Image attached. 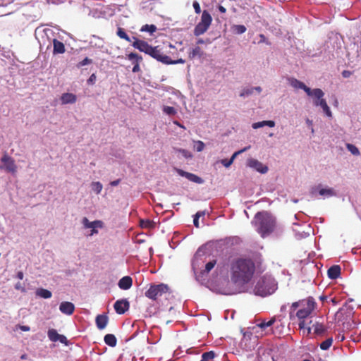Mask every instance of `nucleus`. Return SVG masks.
Returning a JSON list of instances; mask_svg holds the SVG:
<instances>
[{"instance_id": "obj_64", "label": "nucleus", "mask_w": 361, "mask_h": 361, "mask_svg": "<svg viewBox=\"0 0 361 361\" xmlns=\"http://www.w3.org/2000/svg\"><path fill=\"white\" fill-rule=\"evenodd\" d=\"M314 192H315V189H314V188H312V190H311V193H312V195H314Z\"/></svg>"}, {"instance_id": "obj_1", "label": "nucleus", "mask_w": 361, "mask_h": 361, "mask_svg": "<svg viewBox=\"0 0 361 361\" xmlns=\"http://www.w3.org/2000/svg\"><path fill=\"white\" fill-rule=\"evenodd\" d=\"M267 267L260 253L256 252L234 258L230 263V279L231 282L238 286L250 283L255 274H261Z\"/></svg>"}, {"instance_id": "obj_52", "label": "nucleus", "mask_w": 361, "mask_h": 361, "mask_svg": "<svg viewBox=\"0 0 361 361\" xmlns=\"http://www.w3.org/2000/svg\"><path fill=\"white\" fill-rule=\"evenodd\" d=\"M132 71L133 73H138V72L141 71V69H140V64L133 66Z\"/></svg>"}, {"instance_id": "obj_48", "label": "nucleus", "mask_w": 361, "mask_h": 361, "mask_svg": "<svg viewBox=\"0 0 361 361\" xmlns=\"http://www.w3.org/2000/svg\"><path fill=\"white\" fill-rule=\"evenodd\" d=\"M170 63H166V64H177V63H184L185 61V60L182 59H179L178 60H176V61H173L170 59Z\"/></svg>"}, {"instance_id": "obj_29", "label": "nucleus", "mask_w": 361, "mask_h": 361, "mask_svg": "<svg viewBox=\"0 0 361 361\" xmlns=\"http://www.w3.org/2000/svg\"><path fill=\"white\" fill-rule=\"evenodd\" d=\"M36 294H37V295H38L42 298H44V299L50 298L52 295V293L50 290H49L47 289H44V288L37 289L36 291Z\"/></svg>"}, {"instance_id": "obj_17", "label": "nucleus", "mask_w": 361, "mask_h": 361, "mask_svg": "<svg viewBox=\"0 0 361 361\" xmlns=\"http://www.w3.org/2000/svg\"><path fill=\"white\" fill-rule=\"evenodd\" d=\"M109 322V317L106 314H98L95 319L96 326L98 329L102 330L106 328Z\"/></svg>"}, {"instance_id": "obj_20", "label": "nucleus", "mask_w": 361, "mask_h": 361, "mask_svg": "<svg viewBox=\"0 0 361 361\" xmlns=\"http://www.w3.org/2000/svg\"><path fill=\"white\" fill-rule=\"evenodd\" d=\"M118 287L122 290H128L133 285V279L130 276H126L121 278L118 281Z\"/></svg>"}, {"instance_id": "obj_38", "label": "nucleus", "mask_w": 361, "mask_h": 361, "mask_svg": "<svg viewBox=\"0 0 361 361\" xmlns=\"http://www.w3.org/2000/svg\"><path fill=\"white\" fill-rule=\"evenodd\" d=\"M346 148L348 151H350L353 155L359 156L360 154L359 149L353 144H347Z\"/></svg>"}, {"instance_id": "obj_51", "label": "nucleus", "mask_w": 361, "mask_h": 361, "mask_svg": "<svg viewBox=\"0 0 361 361\" xmlns=\"http://www.w3.org/2000/svg\"><path fill=\"white\" fill-rule=\"evenodd\" d=\"M351 75L352 73L350 71L345 70L342 72V75L345 78H349Z\"/></svg>"}, {"instance_id": "obj_8", "label": "nucleus", "mask_w": 361, "mask_h": 361, "mask_svg": "<svg viewBox=\"0 0 361 361\" xmlns=\"http://www.w3.org/2000/svg\"><path fill=\"white\" fill-rule=\"evenodd\" d=\"M169 287L167 285L160 283L157 285H151L149 289L145 292V295L147 298L156 300L159 297L162 296L164 293H167Z\"/></svg>"}, {"instance_id": "obj_24", "label": "nucleus", "mask_w": 361, "mask_h": 361, "mask_svg": "<svg viewBox=\"0 0 361 361\" xmlns=\"http://www.w3.org/2000/svg\"><path fill=\"white\" fill-rule=\"evenodd\" d=\"M127 59L130 60L133 66L140 64L142 61V57L136 53L131 52L127 54Z\"/></svg>"}, {"instance_id": "obj_58", "label": "nucleus", "mask_w": 361, "mask_h": 361, "mask_svg": "<svg viewBox=\"0 0 361 361\" xmlns=\"http://www.w3.org/2000/svg\"><path fill=\"white\" fill-rule=\"evenodd\" d=\"M15 288H16L17 290H24V288L21 286V283H17L16 284Z\"/></svg>"}, {"instance_id": "obj_6", "label": "nucleus", "mask_w": 361, "mask_h": 361, "mask_svg": "<svg viewBox=\"0 0 361 361\" xmlns=\"http://www.w3.org/2000/svg\"><path fill=\"white\" fill-rule=\"evenodd\" d=\"M241 245L242 240L239 237L230 236L224 239L209 241L205 246H208L209 248H231L232 247H238Z\"/></svg>"}, {"instance_id": "obj_27", "label": "nucleus", "mask_w": 361, "mask_h": 361, "mask_svg": "<svg viewBox=\"0 0 361 361\" xmlns=\"http://www.w3.org/2000/svg\"><path fill=\"white\" fill-rule=\"evenodd\" d=\"M203 55V51H202L201 48L198 46L193 48L189 53H188V57L190 59H193L196 56L201 57Z\"/></svg>"}, {"instance_id": "obj_30", "label": "nucleus", "mask_w": 361, "mask_h": 361, "mask_svg": "<svg viewBox=\"0 0 361 361\" xmlns=\"http://www.w3.org/2000/svg\"><path fill=\"white\" fill-rule=\"evenodd\" d=\"M47 335L50 341L53 342L58 341L59 334H58L56 329H49L47 332Z\"/></svg>"}, {"instance_id": "obj_49", "label": "nucleus", "mask_w": 361, "mask_h": 361, "mask_svg": "<svg viewBox=\"0 0 361 361\" xmlns=\"http://www.w3.org/2000/svg\"><path fill=\"white\" fill-rule=\"evenodd\" d=\"M58 341H60L61 343H64V344H67V343H68V340H67L66 337L65 336L61 335V334H59V336Z\"/></svg>"}, {"instance_id": "obj_34", "label": "nucleus", "mask_w": 361, "mask_h": 361, "mask_svg": "<svg viewBox=\"0 0 361 361\" xmlns=\"http://www.w3.org/2000/svg\"><path fill=\"white\" fill-rule=\"evenodd\" d=\"M216 264V259L213 257L212 259H209V262L205 265L204 271L209 273Z\"/></svg>"}, {"instance_id": "obj_46", "label": "nucleus", "mask_w": 361, "mask_h": 361, "mask_svg": "<svg viewBox=\"0 0 361 361\" xmlns=\"http://www.w3.org/2000/svg\"><path fill=\"white\" fill-rule=\"evenodd\" d=\"M302 306H303V300L298 301V302H293L291 305V309L293 310H295L298 307H302Z\"/></svg>"}, {"instance_id": "obj_10", "label": "nucleus", "mask_w": 361, "mask_h": 361, "mask_svg": "<svg viewBox=\"0 0 361 361\" xmlns=\"http://www.w3.org/2000/svg\"><path fill=\"white\" fill-rule=\"evenodd\" d=\"M1 160L4 164L6 171L12 173H15L17 171V166L13 158L7 154H4Z\"/></svg>"}, {"instance_id": "obj_42", "label": "nucleus", "mask_w": 361, "mask_h": 361, "mask_svg": "<svg viewBox=\"0 0 361 361\" xmlns=\"http://www.w3.org/2000/svg\"><path fill=\"white\" fill-rule=\"evenodd\" d=\"M254 92V88H244L241 92L240 93V97H248L249 95L252 94Z\"/></svg>"}, {"instance_id": "obj_32", "label": "nucleus", "mask_w": 361, "mask_h": 361, "mask_svg": "<svg viewBox=\"0 0 361 361\" xmlns=\"http://www.w3.org/2000/svg\"><path fill=\"white\" fill-rule=\"evenodd\" d=\"M91 188L96 194H99L102 190L103 185L99 181H94L91 183Z\"/></svg>"}, {"instance_id": "obj_36", "label": "nucleus", "mask_w": 361, "mask_h": 361, "mask_svg": "<svg viewBox=\"0 0 361 361\" xmlns=\"http://www.w3.org/2000/svg\"><path fill=\"white\" fill-rule=\"evenodd\" d=\"M319 194L322 196L331 197L334 195V192L332 188H322L319 190Z\"/></svg>"}, {"instance_id": "obj_59", "label": "nucleus", "mask_w": 361, "mask_h": 361, "mask_svg": "<svg viewBox=\"0 0 361 361\" xmlns=\"http://www.w3.org/2000/svg\"><path fill=\"white\" fill-rule=\"evenodd\" d=\"M24 274L23 271H18L17 274V278L20 280H22L23 279Z\"/></svg>"}, {"instance_id": "obj_21", "label": "nucleus", "mask_w": 361, "mask_h": 361, "mask_svg": "<svg viewBox=\"0 0 361 361\" xmlns=\"http://www.w3.org/2000/svg\"><path fill=\"white\" fill-rule=\"evenodd\" d=\"M62 104H74L77 101V97L73 93H63L61 96Z\"/></svg>"}, {"instance_id": "obj_11", "label": "nucleus", "mask_w": 361, "mask_h": 361, "mask_svg": "<svg viewBox=\"0 0 361 361\" xmlns=\"http://www.w3.org/2000/svg\"><path fill=\"white\" fill-rule=\"evenodd\" d=\"M116 312L118 314H123L128 310L130 303L127 299L118 300L114 305Z\"/></svg>"}, {"instance_id": "obj_40", "label": "nucleus", "mask_w": 361, "mask_h": 361, "mask_svg": "<svg viewBox=\"0 0 361 361\" xmlns=\"http://www.w3.org/2000/svg\"><path fill=\"white\" fill-rule=\"evenodd\" d=\"M163 111L169 116H173L176 114V110L173 106H164Z\"/></svg>"}, {"instance_id": "obj_5", "label": "nucleus", "mask_w": 361, "mask_h": 361, "mask_svg": "<svg viewBox=\"0 0 361 361\" xmlns=\"http://www.w3.org/2000/svg\"><path fill=\"white\" fill-rule=\"evenodd\" d=\"M316 306V302L312 298L303 300V306L296 312V317L300 320L298 324L300 329L306 328V319L311 315Z\"/></svg>"}, {"instance_id": "obj_9", "label": "nucleus", "mask_w": 361, "mask_h": 361, "mask_svg": "<svg viewBox=\"0 0 361 361\" xmlns=\"http://www.w3.org/2000/svg\"><path fill=\"white\" fill-rule=\"evenodd\" d=\"M148 55L164 64L170 63V57L163 54L159 47H151Z\"/></svg>"}, {"instance_id": "obj_54", "label": "nucleus", "mask_w": 361, "mask_h": 361, "mask_svg": "<svg viewBox=\"0 0 361 361\" xmlns=\"http://www.w3.org/2000/svg\"><path fill=\"white\" fill-rule=\"evenodd\" d=\"M218 10L221 13H225L226 12V8L224 6H221V5H219Z\"/></svg>"}, {"instance_id": "obj_44", "label": "nucleus", "mask_w": 361, "mask_h": 361, "mask_svg": "<svg viewBox=\"0 0 361 361\" xmlns=\"http://www.w3.org/2000/svg\"><path fill=\"white\" fill-rule=\"evenodd\" d=\"M92 63V60L86 57L82 61H80L78 64H77V67L78 68L84 66H86V65H88V64H90Z\"/></svg>"}, {"instance_id": "obj_57", "label": "nucleus", "mask_w": 361, "mask_h": 361, "mask_svg": "<svg viewBox=\"0 0 361 361\" xmlns=\"http://www.w3.org/2000/svg\"><path fill=\"white\" fill-rule=\"evenodd\" d=\"M193 224L196 228H199V219L194 216Z\"/></svg>"}, {"instance_id": "obj_53", "label": "nucleus", "mask_w": 361, "mask_h": 361, "mask_svg": "<svg viewBox=\"0 0 361 361\" xmlns=\"http://www.w3.org/2000/svg\"><path fill=\"white\" fill-rule=\"evenodd\" d=\"M204 215H205V212H204V211H199V212H197L195 214V216L196 218L199 219V218H200L202 216H204Z\"/></svg>"}, {"instance_id": "obj_33", "label": "nucleus", "mask_w": 361, "mask_h": 361, "mask_svg": "<svg viewBox=\"0 0 361 361\" xmlns=\"http://www.w3.org/2000/svg\"><path fill=\"white\" fill-rule=\"evenodd\" d=\"M332 338H329L320 343V348L324 350H328L332 345Z\"/></svg>"}, {"instance_id": "obj_37", "label": "nucleus", "mask_w": 361, "mask_h": 361, "mask_svg": "<svg viewBox=\"0 0 361 361\" xmlns=\"http://www.w3.org/2000/svg\"><path fill=\"white\" fill-rule=\"evenodd\" d=\"M215 357V353L213 351L204 353L202 355L200 361H210Z\"/></svg>"}, {"instance_id": "obj_60", "label": "nucleus", "mask_w": 361, "mask_h": 361, "mask_svg": "<svg viewBox=\"0 0 361 361\" xmlns=\"http://www.w3.org/2000/svg\"><path fill=\"white\" fill-rule=\"evenodd\" d=\"M96 79V76L94 74H92L91 76L90 77L89 80H88V82H93Z\"/></svg>"}, {"instance_id": "obj_56", "label": "nucleus", "mask_w": 361, "mask_h": 361, "mask_svg": "<svg viewBox=\"0 0 361 361\" xmlns=\"http://www.w3.org/2000/svg\"><path fill=\"white\" fill-rule=\"evenodd\" d=\"M120 182H121V179H117V180H115L114 181H111L110 183V185L111 186H116V185H118L120 183Z\"/></svg>"}, {"instance_id": "obj_4", "label": "nucleus", "mask_w": 361, "mask_h": 361, "mask_svg": "<svg viewBox=\"0 0 361 361\" xmlns=\"http://www.w3.org/2000/svg\"><path fill=\"white\" fill-rule=\"evenodd\" d=\"M276 288L277 283L274 278L271 274H266L258 279L254 293L257 295L265 297L274 293Z\"/></svg>"}, {"instance_id": "obj_35", "label": "nucleus", "mask_w": 361, "mask_h": 361, "mask_svg": "<svg viewBox=\"0 0 361 361\" xmlns=\"http://www.w3.org/2000/svg\"><path fill=\"white\" fill-rule=\"evenodd\" d=\"M156 30H157V27L154 25H147V24L143 25L140 29L141 32H148L151 34L154 32Z\"/></svg>"}, {"instance_id": "obj_14", "label": "nucleus", "mask_w": 361, "mask_h": 361, "mask_svg": "<svg viewBox=\"0 0 361 361\" xmlns=\"http://www.w3.org/2000/svg\"><path fill=\"white\" fill-rule=\"evenodd\" d=\"M82 224L85 228L92 229L91 235L97 233V228L102 227V222L101 221H90L86 217L82 219Z\"/></svg>"}, {"instance_id": "obj_3", "label": "nucleus", "mask_w": 361, "mask_h": 361, "mask_svg": "<svg viewBox=\"0 0 361 361\" xmlns=\"http://www.w3.org/2000/svg\"><path fill=\"white\" fill-rule=\"evenodd\" d=\"M290 83L292 87H293L295 89H301L303 90L308 96H314L315 99L314 101V104L316 106H320L323 111L326 114V115L329 117L332 116L331 111L324 99H323V97L324 95V92L319 89L316 88L314 90H311L310 87H308L307 85H305V83L302 82L295 79L292 78L290 80Z\"/></svg>"}, {"instance_id": "obj_31", "label": "nucleus", "mask_w": 361, "mask_h": 361, "mask_svg": "<svg viewBox=\"0 0 361 361\" xmlns=\"http://www.w3.org/2000/svg\"><path fill=\"white\" fill-rule=\"evenodd\" d=\"M116 35L121 38L123 39L127 42H130L131 39L129 37V36L126 34L124 29L122 27H118Z\"/></svg>"}, {"instance_id": "obj_26", "label": "nucleus", "mask_w": 361, "mask_h": 361, "mask_svg": "<svg viewBox=\"0 0 361 361\" xmlns=\"http://www.w3.org/2000/svg\"><path fill=\"white\" fill-rule=\"evenodd\" d=\"M265 126L273 128L275 126V122L274 121H263L261 122L254 123L252 126L254 129H257Z\"/></svg>"}, {"instance_id": "obj_39", "label": "nucleus", "mask_w": 361, "mask_h": 361, "mask_svg": "<svg viewBox=\"0 0 361 361\" xmlns=\"http://www.w3.org/2000/svg\"><path fill=\"white\" fill-rule=\"evenodd\" d=\"M233 30L235 33L240 35L246 31V27L243 25H235L233 27Z\"/></svg>"}, {"instance_id": "obj_18", "label": "nucleus", "mask_w": 361, "mask_h": 361, "mask_svg": "<svg viewBox=\"0 0 361 361\" xmlns=\"http://www.w3.org/2000/svg\"><path fill=\"white\" fill-rule=\"evenodd\" d=\"M66 51L64 44L57 39H53V54H63Z\"/></svg>"}, {"instance_id": "obj_63", "label": "nucleus", "mask_w": 361, "mask_h": 361, "mask_svg": "<svg viewBox=\"0 0 361 361\" xmlns=\"http://www.w3.org/2000/svg\"><path fill=\"white\" fill-rule=\"evenodd\" d=\"M26 357H27V355H25V354H24V355H21V357H20V358H21L22 360L26 359Z\"/></svg>"}, {"instance_id": "obj_28", "label": "nucleus", "mask_w": 361, "mask_h": 361, "mask_svg": "<svg viewBox=\"0 0 361 361\" xmlns=\"http://www.w3.org/2000/svg\"><path fill=\"white\" fill-rule=\"evenodd\" d=\"M156 223L150 219H140V226L142 228L152 229L155 227Z\"/></svg>"}, {"instance_id": "obj_62", "label": "nucleus", "mask_w": 361, "mask_h": 361, "mask_svg": "<svg viewBox=\"0 0 361 361\" xmlns=\"http://www.w3.org/2000/svg\"><path fill=\"white\" fill-rule=\"evenodd\" d=\"M204 41L202 39H199L197 42V44H204Z\"/></svg>"}, {"instance_id": "obj_25", "label": "nucleus", "mask_w": 361, "mask_h": 361, "mask_svg": "<svg viewBox=\"0 0 361 361\" xmlns=\"http://www.w3.org/2000/svg\"><path fill=\"white\" fill-rule=\"evenodd\" d=\"M104 341L105 343L110 347H115L117 344V339L116 336L111 334L105 335Z\"/></svg>"}, {"instance_id": "obj_47", "label": "nucleus", "mask_w": 361, "mask_h": 361, "mask_svg": "<svg viewBox=\"0 0 361 361\" xmlns=\"http://www.w3.org/2000/svg\"><path fill=\"white\" fill-rule=\"evenodd\" d=\"M192 6L195 13L197 14H200L201 13V8L200 4L197 1H195L192 4Z\"/></svg>"}, {"instance_id": "obj_19", "label": "nucleus", "mask_w": 361, "mask_h": 361, "mask_svg": "<svg viewBox=\"0 0 361 361\" xmlns=\"http://www.w3.org/2000/svg\"><path fill=\"white\" fill-rule=\"evenodd\" d=\"M250 146H248V147H244L243 149H240V150H239V151L235 152L232 155V157H231V159H222V160L221 161V164H222L225 167H226V168L229 167V166H230L233 163L234 159H235V157H236L238 154H241V153H243V152H245L246 150H247V149H250Z\"/></svg>"}, {"instance_id": "obj_15", "label": "nucleus", "mask_w": 361, "mask_h": 361, "mask_svg": "<svg viewBox=\"0 0 361 361\" xmlns=\"http://www.w3.org/2000/svg\"><path fill=\"white\" fill-rule=\"evenodd\" d=\"M177 172L180 176L185 177L187 179L192 182L199 184H201L204 182V180L200 177L194 173L184 171L182 169H178Z\"/></svg>"}, {"instance_id": "obj_22", "label": "nucleus", "mask_w": 361, "mask_h": 361, "mask_svg": "<svg viewBox=\"0 0 361 361\" xmlns=\"http://www.w3.org/2000/svg\"><path fill=\"white\" fill-rule=\"evenodd\" d=\"M341 267L339 265H333L327 271V274L329 279H336L341 275Z\"/></svg>"}, {"instance_id": "obj_7", "label": "nucleus", "mask_w": 361, "mask_h": 361, "mask_svg": "<svg viewBox=\"0 0 361 361\" xmlns=\"http://www.w3.org/2000/svg\"><path fill=\"white\" fill-rule=\"evenodd\" d=\"M212 21V18L210 13L206 10L203 11L200 21L195 27L194 35L199 36L207 32L211 25Z\"/></svg>"}, {"instance_id": "obj_55", "label": "nucleus", "mask_w": 361, "mask_h": 361, "mask_svg": "<svg viewBox=\"0 0 361 361\" xmlns=\"http://www.w3.org/2000/svg\"><path fill=\"white\" fill-rule=\"evenodd\" d=\"M19 328L23 331H29L30 330V328L28 326H20Z\"/></svg>"}, {"instance_id": "obj_13", "label": "nucleus", "mask_w": 361, "mask_h": 361, "mask_svg": "<svg viewBox=\"0 0 361 361\" xmlns=\"http://www.w3.org/2000/svg\"><path fill=\"white\" fill-rule=\"evenodd\" d=\"M247 166L261 173H265L268 171L267 166H264L263 164L258 160L252 158L247 160Z\"/></svg>"}, {"instance_id": "obj_45", "label": "nucleus", "mask_w": 361, "mask_h": 361, "mask_svg": "<svg viewBox=\"0 0 361 361\" xmlns=\"http://www.w3.org/2000/svg\"><path fill=\"white\" fill-rule=\"evenodd\" d=\"M204 143L202 141L198 140L196 142L195 147L197 152H202L204 149Z\"/></svg>"}, {"instance_id": "obj_23", "label": "nucleus", "mask_w": 361, "mask_h": 361, "mask_svg": "<svg viewBox=\"0 0 361 361\" xmlns=\"http://www.w3.org/2000/svg\"><path fill=\"white\" fill-rule=\"evenodd\" d=\"M312 328L314 329V334L316 336H322L326 331V326L319 322H315L313 324Z\"/></svg>"}, {"instance_id": "obj_61", "label": "nucleus", "mask_w": 361, "mask_h": 361, "mask_svg": "<svg viewBox=\"0 0 361 361\" xmlns=\"http://www.w3.org/2000/svg\"><path fill=\"white\" fill-rule=\"evenodd\" d=\"M253 88H254V90H256L258 92H262V88L260 87H253Z\"/></svg>"}, {"instance_id": "obj_16", "label": "nucleus", "mask_w": 361, "mask_h": 361, "mask_svg": "<svg viewBox=\"0 0 361 361\" xmlns=\"http://www.w3.org/2000/svg\"><path fill=\"white\" fill-rule=\"evenodd\" d=\"M59 310L64 314L71 315L75 310V305L71 302H62L59 305Z\"/></svg>"}, {"instance_id": "obj_2", "label": "nucleus", "mask_w": 361, "mask_h": 361, "mask_svg": "<svg viewBox=\"0 0 361 361\" xmlns=\"http://www.w3.org/2000/svg\"><path fill=\"white\" fill-rule=\"evenodd\" d=\"M252 224L263 238L271 235H279L283 232V229L277 224L276 218L265 211L257 212L255 215Z\"/></svg>"}, {"instance_id": "obj_50", "label": "nucleus", "mask_w": 361, "mask_h": 361, "mask_svg": "<svg viewBox=\"0 0 361 361\" xmlns=\"http://www.w3.org/2000/svg\"><path fill=\"white\" fill-rule=\"evenodd\" d=\"M206 250H197L196 254H195V257H200V256H203L206 254Z\"/></svg>"}, {"instance_id": "obj_43", "label": "nucleus", "mask_w": 361, "mask_h": 361, "mask_svg": "<svg viewBox=\"0 0 361 361\" xmlns=\"http://www.w3.org/2000/svg\"><path fill=\"white\" fill-rule=\"evenodd\" d=\"M312 322V321L311 319L309 321L306 319V328L305 329H302L304 335L309 336L311 334L312 327L310 326V324Z\"/></svg>"}, {"instance_id": "obj_41", "label": "nucleus", "mask_w": 361, "mask_h": 361, "mask_svg": "<svg viewBox=\"0 0 361 361\" xmlns=\"http://www.w3.org/2000/svg\"><path fill=\"white\" fill-rule=\"evenodd\" d=\"M275 321H276L275 318H272L270 320H269L268 322H261L259 324H258V326L260 327L261 329H266L267 327H269V326H271V325H273L274 323L275 322Z\"/></svg>"}, {"instance_id": "obj_12", "label": "nucleus", "mask_w": 361, "mask_h": 361, "mask_svg": "<svg viewBox=\"0 0 361 361\" xmlns=\"http://www.w3.org/2000/svg\"><path fill=\"white\" fill-rule=\"evenodd\" d=\"M133 39L134 41L132 44V46L134 48L137 49L139 51L148 54L152 46L149 45L147 42L139 39L137 37H133Z\"/></svg>"}]
</instances>
